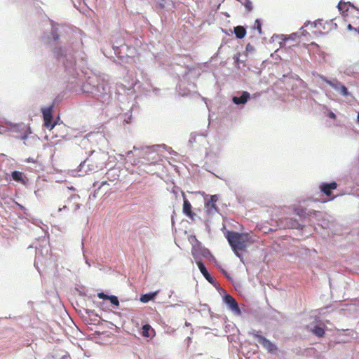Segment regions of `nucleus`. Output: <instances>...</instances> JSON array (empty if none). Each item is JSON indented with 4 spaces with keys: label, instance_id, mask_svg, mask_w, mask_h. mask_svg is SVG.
Wrapping results in <instances>:
<instances>
[{
    "label": "nucleus",
    "instance_id": "obj_1",
    "mask_svg": "<svg viewBox=\"0 0 359 359\" xmlns=\"http://www.w3.org/2000/svg\"><path fill=\"white\" fill-rule=\"evenodd\" d=\"M226 238L236 255L241 259L242 255L240 252L245 250L250 242L249 235L235 231H227Z\"/></svg>",
    "mask_w": 359,
    "mask_h": 359
},
{
    "label": "nucleus",
    "instance_id": "obj_2",
    "mask_svg": "<svg viewBox=\"0 0 359 359\" xmlns=\"http://www.w3.org/2000/svg\"><path fill=\"white\" fill-rule=\"evenodd\" d=\"M104 164V157L102 154L93 151L79 167L80 170L94 172L102 169Z\"/></svg>",
    "mask_w": 359,
    "mask_h": 359
},
{
    "label": "nucleus",
    "instance_id": "obj_3",
    "mask_svg": "<svg viewBox=\"0 0 359 359\" xmlns=\"http://www.w3.org/2000/svg\"><path fill=\"white\" fill-rule=\"evenodd\" d=\"M219 200L217 195H211L209 198H205V212L208 217H213L219 212L217 202Z\"/></svg>",
    "mask_w": 359,
    "mask_h": 359
},
{
    "label": "nucleus",
    "instance_id": "obj_4",
    "mask_svg": "<svg viewBox=\"0 0 359 359\" xmlns=\"http://www.w3.org/2000/svg\"><path fill=\"white\" fill-rule=\"evenodd\" d=\"M80 196L78 194L72 195L66 201V204L58 209L59 212H62L65 208H67V211L70 213H74L76 210L80 208Z\"/></svg>",
    "mask_w": 359,
    "mask_h": 359
},
{
    "label": "nucleus",
    "instance_id": "obj_5",
    "mask_svg": "<svg viewBox=\"0 0 359 359\" xmlns=\"http://www.w3.org/2000/svg\"><path fill=\"white\" fill-rule=\"evenodd\" d=\"M259 332L253 330L250 334L253 336L255 338H256L258 341V342L264 347L268 351L273 352L277 349L275 344H273L272 342H271L269 339H267L266 337L262 336L259 334Z\"/></svg>",
    "mask_w": 359,
    "mask_h": 359
},
{
    "label": "nucleus",
    "instance_id": "obj_6",
    "mask_svg": "<svg viewBox=\"0 0 359 359\" xmlns=\"http://www.w3.org/2000/svg\"><path fill=\"white\" fill-rule=\"evenodd\" d=\"M321 78L325 82L329 84L331 87H332L335 90L338 91L342 95L348 96L349 95L347 88L337 79L330 81L324 76H322Z\"/></svg>",
    "mask_w": 359,
    "mask_h": 359
},
{
    "label": "nucleus",
    "instance_id": "obj_7",
    "mask_svg": "<svg viewBox=\"0 0 359 359\" xmlns=\"http://www.w3.org/2000/svg\"><path fill=\"white\" fill-rule=\"evenodd\" d=\"M43 117L44 121V126L52 130L55 123L52 124L53 119V107H48L42 109Z\"/></svg>",
    "mask_w": 359,
    "mask_h": 359
},
{
    "label": "nucleus",
    "instance_id": "obj_8",
    "mask_svg": "<svg viewBox=\"0 0 359 359\" xmlns=\"http://www.w3.org/2000/svg\"><path fill=\"white\" fill-rule=\"evenodd\" d=\"M339 10L343 13V15L345 18L346 22H350V17L349 13H351L350 11V8H351V11L355 10V8L353 4H351V2H344L342 1H340L337 6Z\"/></svg>",
    "mask_w": 359,
    "mask_h": 359
},
{
    "label": "nucleus",
    "instance_id": "obj_9",
    "mask_svg": "<svg viewBox=\"0 0 359 359\" xmlns=\"http://www.w3.org/2000/svg\"><path fill=\"white\" fill-rule=\"evenodd\" d=\"M337 188V184L335 182L330 183H322L319 186L320 190L327 196L330 197L329 200H333L336 196H332V190Z\"/></svg>",
    "mask_w": 359,
    "mask_h": 359
},
{
    "label": "nucleus",
    "instance_id": "obj_10",
    "mask_svg": "<svg viewBox=\"0 0 359 359\" xmlns=\"http://www.w3.org/2000/svg\"><path fill=\"white\" fill-rule=\"evenodd\" d=\"M183 196H184V194H183ZM191 208V204L188 201V199L186 198L185 196H184L182 212L187 217H188L191 219H194L196 214L192 212Z\"/></svg>",
    "mask_w": 359,
    "mask_h": 359
},
{
    "label": "nucleus",
    "instance_id": "obj_11",
    "mask_svg": "<svg viewBox=\"0 0 359 359\" xmlns=\"http://www.w3.org/2000/svg\"><path fill=\"white\" fill-rule=\"evenodd\" d=\"M224 302L228 304L230 309L236 312L239 313L240 309L236 299L230 294H226L224 297Z\"/></svg>",
    "mask_w": 359,
    "mask_h": 359
},
{
    "label": "nucleus",
    "instance_id": "obj_12",
    "mask_svg": "<svg viewBox=\"0 0 359 359\" xmlns=\"http://www.w3.org/2000/svg\"><path fill=\"white\" fill-rule=\"evenodd\" d=\"M197 266L201 272V273L203 275V276L205 278V279L210 283H214V278L210 275L208 270L206 269L205 266H204L203 263L201 261H196Z\"/></svg>",
    "mask_w": 359,
    "mask_h": 359
},
{
    "label": "nucleus",
    "instance_id": "obj_13",
    "mask_svg": "<svg viewBox=\"0 0 359 359\" xmlns=\"http://www.w3.org/2000/svg\"><path fill=\"white\" fill-rule=\"evenodd\" d=\"M325 25L331 26L332 23L325 22L323 20H318L314 22V27L317 29L318 32H319L321 34H325V32H327L329 31V29L325 30Z\"/></svg>",
    "mask_w": 359,
    "mask_h": 359
},
{
    "label": "nucleus",
    "instance_id": "obj_14",
    "mask_svg": "<svg viewBox=\"0 0 359 359\" xmlns=\"http://www.w3.org/2000/svg\"><path fill=\"white\" fill-rule=\"evenodd\" d=\"M141 334L144 337H154L155 336V331L150 325L147 324L142 326Z\"/></svg>",
    "mask_w": 359,
    "mask_h": 359
},
{
    "label": "nucleus",
    "instance_id": "obj_15",
    "mask_svg": "<svg viewBox=\"0 0 359 359\" xmlns=\"http://www.w3.org/2000/svg\"><path fill=\"white\" fill-rule=\"evenodd\" d=\"M250 98V93L244 91L240 97H233L232 100L236 104H245Z\"/></svg>",
    "mask_w": 359,
    "mask_h": 359
},
{
    "label": "nucleus",
    "instance_id": "obj_16",
    "mask_svg": "<svg viewBox=\"0 0 359 359\" xmlns=\"http://www.w3.org/2000/svg\"><path fill=\"white\" fill-rule=\"evenodd\" d=\"M234 33L238 39H243L246 34V30L243 26H237L234 27Z\"/></svg>",
    "mask_w": 359,
    "mask_h": 359
},
{
    "label": "nucleus",
    "instance_id": "obj_17",
    "mask_svg": "<svg viewBox=\"0 0 359 359\" xmlns=\"http://www.w3.org/2000/svg\"><path fill=\"white\" fill-rule=\"evenodd\" d=\"M158 293V291H156L152 293H148L142 294L140 297V301L143 303H147L150 300L153 299Z\"/></svg>",
    "mask_w": 359,
    "mask_h": 359
},
{
    "label": "nucleus",
    "instance_id": "obj_18",
    "mask_svg": "<svg viewBox=\"0 0 359 359\" xmlns=\"http://www.w3.org/2000/svg\"><path fill=\"white\" fill-rule=\"evenodd\" d=\"M311 331L318 337H322L325 334V329L319 325L315 326Z\"/></svg>",
    "mask_w": 359,
    "mask_h": 359
},
{
    "label": "nucleus",
    "instance_id": "obj_19",
    "mask_svg": "<svg viewBox=\"0 0 359 359\" xmlns=\"http://www.w3.org/2000/svg\"><path fill=\"white\" fill-rule=\"evenodd\" d=\"M11 177L13 180L17 182H23V173L20 171H13L11 173Z\"/></svg>",
    "mask_w": 359,
    "mask_h": 359
},
{
    "label": "nucleus",
    "instance_id": "obj_20",
    "mask_svg": "<svg viewBox=\"0 0 359 359\" xmlns=\"http://www.w3.org/2000/svg\"><path fill=\"white\" fill-rule=\"evenodd\" d=\"M108 299L110 301V302L112 304H114L116 306H118L119 305V302H118L117 297L111 295V296H109Z\"/></svg>",
    "mask_w": 359,
    "mask_h": 359
},
{
    "label": "nucleus",
    "instance_id": "obj_21",
    "mask_svg": "<svg viewBox=\"0 0 359 359\" xmlns=\"http://www.w3.org/2000/svg\"><path fill=\"white\" fill-rule=\"evenodd\" d=\"M255 28L257 29L259 34H262V25L260 20L258 19L255 20Z\"/></svg>",
    "mask_w": 359,
    "mask_h": 359
},
{
    "label": "nucleus",
    "instance_id": "obj_22",
    "mask_svg": "<svg viewBox=\"0 0 359 359\" xmlns=\"http://www.w3.org/2000/svg\"><path fill=\"white\" fill-rule=\"evenodd\" d=\"M348 22V24L347 25L348 29V30H354L355 32H357L359 34V26L357 27H353L351 21Z\"/></svg>",
    "mask_w": 359,
    "mask_h": 359
},
{
    "label": "nucleus",
    "instance_id": "obj_23",
    "mask_svg": "<svg viewBox=\"0 0 359 359\" xmlns=\"http://www.w3.org/2000/svg\"><path fill=\"white\" fill-rule=\"evenodd\" d=\"M245 7L247 8L248 11H251L252 10V4L250 0H246L245 3Z\"/></svg>",
    "mask_w": 359,
    "mask_h": 359
},
{
    "label": "nucleus",
    "instance_id": "obj_24",
    "mask_svg": "<svg viewBox=\"0 0 359 359\" xmlns=\"http://www.w3.org/2000/svg\"><path fill=\"white\" fill-rule=\"evenodd\" d=\"M97 297L100 298V299H108L109 296L105 294L103 292H100L97 294Z\"/></svg>",
    "mask_w": 359,
    "mask_h": 359
},
{
    "label": "nucleus",
    "instance_id": "obj_25",
    "mask_svg": "<svg viewBox=\"0 0 359 359\" xmlns=\"http://www.w3.org/2000/svg\"><path fill=\"white\" fill-rule=\"evenodd\" d=\"M328 116H329V117H330V118H333V119H335V118H336V115H335V114H334V113H333V112H330V113L329 114V115H328Z\"/></svg>",
    "mask_w": 359,
    "mask_h": 359
},
{
    "label": "nucleus",
    "instance_id": "obj_26",
    "mask_svg": "<svg viewBox=\"0 0 359 359\" xmlns=\"http://www.w3.org/2000/svg\"><path fill=\"white\" fill-rule=\"evenodd\" d=\"M192 255L194 256V257L196 258L197 254L196 250H192Z\"/></svg>",
    "mask_w": 359,
    "mask_h": 359
},
{
    "label": "nucleus",
    "instance_id": "obj_27",
    "mask_svg": "<svg viewBox=\"0 0 359 359\" xmlns=\"http://www.w3.org/2000/svg\"><path fill=\"white\" fill-rule=\"evenodd\" d=\"M62 212H67V215L70 214V212H69L67 211V208H65V210H63Z\"/></svg>",
    "mask_w": 359,
    "mask_h": 359
},
{
    "label": "nucleus",
    "instance_id": "obj_28",
    "mask_svg": "<svg viewBox=\"0 0 359 359\" xmlns=\"http://www.w3.org/2000/svg\"><path fill=\"white\" fill-rule=\"evenodd\" d=\"M107 184V181H104L101 183V186H103Z\"/></svg>",
    "mask_w": 359,
    "mask_h": 359
},
{
    "label": "nucleus",
    "instance_id": "obj_29",
    "mask_svg": "<svg viewBox=\"0 0 359 359\" xmlns=\"http://www.w3.org/2000/svg\"><path fill=\"white\" fill-rule=\"evenodd\" d=\"M357 119H358V122L359 123V113L358 114Z\"/></svg>",
    "mask_w": 359,
    "mask_h": 359
},
{
    "label": "nucleus",
    "instance_id": "obj_30",
    "mask_svg": "<svg viewBox=\"0 0 359 359\" xmlns=\"http://www.w3.org/2000/svg\"><path fill=\"white\" fill-rule=\"evenodd\" d=\"M297 215H300V216H301V215H302V212H297Z\"/></svg>",
    "mask_w": 359,
    "mask_h": 359
}]
</instances>
